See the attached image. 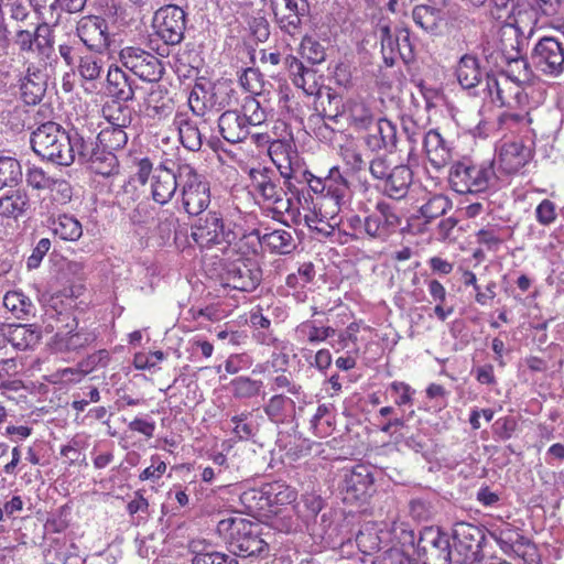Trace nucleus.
Listing matches in <instances>:
<instances>
[{"instance_id": "1", "label": "nucleus", "mask_w": 564, "mask_h": 564, "mask_svg": "<svg viewBox=\"0 0 564 564\" xmlns=\"http://www.w3.org/2000/svg\"><path fill=\"white\" fill-rule=\"evenodd\" d=\"M217 532L236 558H265L270 555V546L262 539L261 527L257 522L240 516H230L218 522Z\"/></svg>"}, {"instance_id": "2", "label": "nucleus", "mask_w": 564, "mask_h": 564, "mask_svg": "<svg viewBox=\"0 0 564 564\" xmlns=\"http://www.w3.org/2000/svg\"><path fill=\"white\" fill-rule=\"evenodd\" d=\"M77 131L67 132L61 124L47 121L31 133V147L43 160L61 166H70L76 159L77 140L82 139Z\"/></svg>"}, {"instance_id": "3", "label": "nucleus", "mask_w": 564, "mask_h": 564, "mask_svg": "<svg viewBox=\"0 0 564 564\" xmlns=\"http://www.w3.org/2000/svg\"><path fill=\"white\" fill-rule=\"evenodd\" d=\"M191 237L200 248L215 247L225 252L236 241L237 234L220 213L208 212L192 226Z\"/></svg>"}, {"instance_id": "4", "label": "nucleus", "mask_w": 564, "mask_h": 564, "mask_svg": "<svg viewBox=\"0 0 564 564\" xmlns=\"http://www.w3.org/2000/svg\"><path fill=\"white\" fill-rule=\"evenodd\" d=\"M178 177L184 210L191 216L200 215L210 203L208 182L187 163L178 164Z\"/></svg>"}, {"instance_id": "5", "label": "nucleus", "mask_w": 564, "mask_h": 564, "mask_svg": "<svg viewBox=\"0 0 564 564\" xmlns=\"http://www.w3.org/2000/svg\"><path fill=\"white\" fill-rule=\"evenodd\" d=\"M494 176L492 164L476 165L468 161H459L452 165L448 181L456 193H481L489 187Z\"/></svg>"}, {"instance_id": "6", "label": "nucleus", "mask_w": 564, "mask_h": 564, "mask_svg": "<svg viewBox=\"0 0 564 564\" xmlns=\"http://www.w3.org/2000/svg\"><path fill=\"white\" fill-rule=\"evenodd\" d=\"M78 141L76 156L80 163L87 164L93 173L106 177L118 173L119 161L112 151L101 147L91 138L82 137Z\"/></svg>"}, {"instance_id": "7", "label": "nucleus", "mask_w": 564, "mask_h": 564, "mask_svg": "<svg viewBox=\"0 0 564 564\" xmlns=\"http://www.w3.org/2000/svg\"><path fill=\"white\" fill-rule=\"evenodd\" d=\"M186 13L175 4H167L154 13L153 28L156 35L167 45H176L184 39Z\"/></svg>"}, {"instance_id": "8", "label": "nucleus", "mask_w": 564, "mask_h": 564, "mask_svg": "<svg viewBox=\"0 0 564 564\" xmlns=\"http://www.w3.org/2000/svg\"><path fill=\"white\" fill-rule=\"evenodd\" d=\"M531 59L539 72L557 77L564 72V45L553 36H544L534 45Z\"/></svg>"}, {"instance_id": "9", "label": "nucleus", "mask_w": 564, "mask_h": 564, "mask_svg": "<svg viewBox=\"0 0 564 564\" xmlns=\"http://www.w3.org/2000/svg\"><path fill=\"white\" fill-rule=\"evenodd\" d=\"M122 65L147 82H159L163 75L161 61L152 53L135 46H128L120 51Z\"/></svg>"}, {"instance_id": "10", "label": "nucleus", "mask_w": 564, "mask_h": 564, "mask_svg": "<svg viewBox=\"0 0 564 564\" xmlns=\"http://www.w3.org/2000/svg\"><path fill=\"white\" fill-rule=\"evenodd\" d=\"M487 90L492 102L511 110L523 109L528 105V94L524 86L499 75H488Z\"/></svg>"}, {"instance_id": "11", "label": "nucleus", "mask_w": 564, "mask_h": 564, "mask_svg": "<svg viewBox=\"0 0 564 564\" xmlns=\"http://www.w3.org/2000/svg\"><path fill=\"white\" fill-rule=\"evenodd\" d=\"M274 20L284 34L299 37L302 33V18L307 13L306 0H270Z\"/></svg>"}, {"instance_id": "12", "label": "nucleus", "mask_w": 564, "mask_h": 564, "mask_svg": "<svg viewBox=\"0 0 564 564\" xmlns=\"http://www.w3.org/2000/svg\"><path fill=\"white\" fill-rule=\"evenodd\" d=\"M417 551L424 564H449L451 544L448 536L438 528H424L417 541Z\"/></svg>"}, {"instance_id": "13", "label": "nucleus", "mask_w": 564, "mask_h": 564, "mask_svg": "<svg viewBox=\"0 0 564 564\" xmlns=\"http://www.w3.org/2000/svg\"><path fill=\"white\" fill-rule=\"evenodd\" d=\"M400 223L401 219L394 208L389 203L380 200L366 216V237L384 241L395 232Z\"/></svg>"}, {"instance_id": "14", "label": "nucleus", "mask_w": 564, "mask_h": 564, "mask_svg": "<svg viewBox=\"0 0 564 564\" xmlns=\"http://www.w3.org/2000/svg\"><path fill=\"white\" fill-rule=\"evenodd\" d=\"M262 272L250 259H238L229 263L223 275L225 285L231 289L252 292L260 284Z\"/></svg>"}, {"instance_id": "15", "label": "nucleus", "mask_w": 564, "mask_h": 564, "mask_svg": "<svg viewBox=\"0 0 564 564\" xmlns=\"http://www.w3.org/2000/svg\"><path fill=\"white\" fill-rule=\"evenodd\" d=\"M236 90L230 84L226 82H219L212 86L209 91L205 93V102L200 105V98L196 90H193L189 96V107L192 111L197 116H204L205 109L209 107L216 111H220L226 107H230L236 100Z\"/></svg>"}, {"instance_id": "16", "label": "nucleus", "mask_w": 564, "mask_h": 564, "mask_svg": "<svg viewBox=\"0 0 564 564\" xmlns=\"http://www.w3.org/2000/svg\"><path fill=\"white\" fill-rule=\"evenodd\" d=\"M171 164L172 161L162 162L152 176V197L161 205L169 203L180 187L178 167L174 171Z\"/></svg>"}, {"instance_id": "17", "label": "nucleus", "mask_w": 564, "mask_h": 564, "mask_svg": "<svg viewBox=\"0 0 564 564\" xmlns=\"http://www.w3.org/2000/svg\"><path fill=\"white\" fill-rule=\"evenodd\" d=\"M78 36L90 51L105 52L109 46L108 26L99 17L83 18L77 28Z\"/></svg>"}, {"instance_id": "18", "label": "nucleus", "mask_w": 564, "mask_h": 564, "mask_svg": "<svg viewBox=\"0 0 564 564\" xmlns=\"http://www.w3.org/2000/svg\"><path fill=\"white\" fill-rule=\"evenodd\" d=\"M529 158L530 150L521 141L505 142L499 149L498 171L508 175L514 174L525 165Z\"/></svg>"}, {"instance_id": "19", "label": "nucleus", "mask_w": 564, "mask_h": 564, "mask_svg": "<svg viewBox=\"0 0 564 564\" xmlns=\"http://www.w3.org/2000/svg\"><path fill=\"white\" fill-rule=\"evenodd\" d=\"M372 482L373 478L368 467L362 465L355 467L344 478L345 500H365L369 495Z\"/></svg>"}, {"instance_id": "20", "label": "nucleus", "mask_w": 564, "mask_h": 564, "mask_svg": "<svg viewBox=\"0 0 564 564\" xmlns=\"http://www.w3.org/2000/svg\"><path fill=\"white\" fill-rule=\"evenodd\" d=\"M251 176L254 189L265 202L275 205L276 208L289 209L290 199L284 200L283 188L269 175L268 171H253Z\"/></svg>"}, {"instance_id": "21", "label": "nucleus", "mask_w": 564, "mask_h": 564, "mask_svg": "<svg viewBox=\"0 0 564 564\" xmlns=\"http://www.w3.org/2000/svg\"><path fill=\"white\" fill-rule=\"evenodd\" d=\"M245 121L247 119L236 110L223 112L218 118V128L221 137L230 143L243 141L251 132Z\"/></svg>"}, {"instance_id": "22", "label": "nucleus", "mask_w": 564, "mask_h": 564, "mask_svg": "<svg viewBox=\"0 0 564 564\" xmlns=\"http://www.w3.org/2000/svg\"><path fill=\"white\" fill-rule=\"evenodd\" d=\"M523 43V32L516 24L506 23L499 28L497 50L502 58H512L522 54Z\"/></svg>"}, {"instance_id": "23", "label": "nucleus", "mask_w": 564, "mask_h": 564, "mask_svg": "<svg viewBox=\"0 0 564 564\" xmlns=\"http://www.w3.org/2000/svg\"><path fill=\"white\" fill-rule=\"evenodd\" d=\"M7 340L17 349H33L42 338L41 327L34 324L9 325Z\"/></svg>"}, {"instance_id": "24", "label": "nucleus", "mask_w": 564, "mask_h": 564, "mask_svg": "<svg viewBox=\"0 0 564 564\" xmlns=\"http://www.w3.org/2000/svg\"><path fill=\"white\" fill-rule=\"evenodd\" d=\"M481 531L474 524L458 522L453 528L454 547L466 557L475 554V549L480 546Z\"/></svg>"}, {"instance_id": "25", "label": "nucleus", "mask_w": 564, "mask_h": 564, "mask_svg": "<svg viewBox=\"0 0 564 564\" xmlns=\"http://www.w3.org/2000/svg\"><path fill=\"white\" fill-rule=\"evenodd\" d=\"M412 183V171L408 165H394L392 172L383 181V193L393 199H401L408 194Z\"/></svg>"}, {"instance_id": "26", "label": "nucleus", "mask_w": 564, "mask_h": 564, "mask_svg": "<svg viewBox=\"0 0 564 564\" xmlns=\"http://www.w3.org/2000/svg\"><path fill=\"white\" fill-rule=\"evenodd\" d=\"M107 90L115 101L127 102L134 97L132 80L118 66H110L107 74Z\"/></svg>"}, {"instance_id": "27", "label": "nucleus", "mask_w": 564, "mask_h": 564, "mask_svg": "<svg viewBox=\"0 0 564 564\" xmlns=\"http://www.w3.org/2000/svg\"><path fill=\"white\" fill-rule=\"evenodd\" d=\"M366 144L372 151L392 150L397 147V128L388 119H379L371 133L366 137Z\"/></svg>"}, {"instance_id": "28", "label": "nucleus", "mask_w": 564, "mask_h": 564, "mask_svg": "<svg viewBox=\"0 0 564 564\" xmlns=\"http://www.w3.org/2000/svg\"><path fill=\"white\" fill-rule=\"evenodd\" d=\"M423 143L427 159L435 169H442L451 161V149L436 130L426 132Z\"/></svg>"}, {"instance_id": "29", "label": "nucleus", "mask_w": 564, "mask_h": 564, "mask_svg": "<svg viewBox=\"0 0 564 564\" xmlns=\"http://www.w3.org/2000/svg\"><path fill=\"white\" fill-rule=\"evenodd\" d=\"M503 61L505 66L498 74L499 76H505V78L523 86L531 84L534 74L528 59L522 54L517 57L512 56V58H503Z\"/></svg>"}, {"instance_id": "30", "label": "nucleus", "mask_w": 564, "mask_h": 564, "mask_svg": "<svg viewBox=\"0 0 564 564\" xmlns=\"http://www.w3.org/2000/svg\"><path fill=\"white\" fill-rule=\"evenodd\" d=\"M456 77L463 88L476 87L482 78L479 59L470 54L463 55L456 67Z\"/></svg>"}, {"instance_id": "31", "label": "nucleus", "mask_w": 564, "mask_h": 564, "mask_svg": "<svg viewBox=\"0 0 564 564\" xmlns=\"http://www.w3.org/2000/svg\"><path fill=\"white\" fill-rule=\"evenodd\" d=\"M189 550L193 554L192 564H239L234 555L213 551L202 541H193Z\"/></svg>"}, {"instance_id": "32", "label": "nucleus", "mask_w": 564, "mask_h": 564, "mask_svg": "<svg viewBox=\"0 0 564 564\" xmlns=\"http://www.w3.org/2000/svg\"><path fill=\"white\" fill-rule=\"evenodd\" d=\"M412 19L414 23L426 33L436 35L440 33L441 24L444 18L441 9L420 4L413 8Z\"/></svg>"}, {"instance_id": "33", "label": "nucleus", "mask_w": 564, "mask_h": 564, "mask_svg": "<svg viewBox=\"0 0 564 564\" xmlns=\"http://www.w3.org/2000/svg\"><path fill=\"white\" fill-rule=\"evenodd\" d=\"M122 102L112 100L102 107V117L108 123L107 127L131 129L133 110Z\"/></svg>"}, {"instance_id": "34", "label": "nucleus", "mask_w": 564, "mask_h": 564, "mask_svg": "<svg viewBox=\"0 0 564 564\" xmlns=\"http://www.w3.org/2000/svg\"><path fill=\"white\" fill-rule=\"evenodd\" d=\"M254 234L258 236L259 242L272 252L288 254L295 248L292 234L284 229L273 230L262 236L258 231Z\"/></svg>"}, {"instance_id": "35", "label": "nucleus", "mask_w": 564, "mask_h": 564, "mask_svg": "<svg viewBox=\"0 0 564 564\" xmlns=\"http://www.w3.org/2000/svg\"><path fill=\"white\" fill-rule=\"evenodd\" d=\"M174 124L178 130L180 141L184 148L189 151H198L202 148V134L197 126L186 116L177 115L174 119Z\"/></svg>"}, {"instance_id": "36", "label": "nucleus", "mask_w": 564, "mask_h": 564, "mask_svg": "<svg viewBox=\"0 0 564 564\" xmlns=\"http://www.w3.org/2000/svg\"><path fill=\"white\" fill-rule=\"evenodd\" d=\"M344 112L356 129H368L375 121L371 109L360 100L349 99L344 106Z\"/></svg>"}, {"instance_id": "37", "label": "nucleus", "mask_w": 564, "mask_h": 564, "mask_svg": "<svg viewBox=\"0 0 564 564\" xmlns=\"http://www.w3.org/2000/svg\"><path fill=\"white\" fill-rule=\"evenodd\" d=\"M96 338L95 333L80 329L76 333H67L63 336H58L55 346L58 351L74 352L91 345Z\"/></svg>"}, {"instance_id": "38", "label": "nucleus", "mask_w": 564, "mask_h": 564, "mask_svg": "<svg viewBox=\"0 0 564 564\" xmlns=\"http://www.w3.org/2000/svg\"><path fill=\"white\" fill-rule=\"evenodd\" d=\"M30 199L26 192L17 189L0 197V216L18 218L29 207Z\"/></svg>"}, {"instance_id": "39", "label": "nucleus", "mask_w": 564, "mask_h": 564, "mask_svg": "<svg viewBox=\"0 0 564 564\" xmlns=\"http://www.w3.org/2000/svg\"><path fill=\"white\" fill-rule=\"evenodd\" d=\"M52 230L61 239L76 241L83 235V227L78 219L72 215H59L52 220Z\"/></svg>"}, {"instance_id": "40", "label": "nucleus", "mask_w": 564, "mask_h": 564, "mask_svg": "<svg viewBox=\"0 0 564 564\" xmlns=\"http://www.w3.org/2000/svg\"><path fill=\"white\" fill-rule=\"evenodd\" d=\"M262 494L271 507L290 505L296 499V492L282 481L267 484L262 488Z\"/></svg>"}, {"instance_id": "41", "label": "nucleus", "mask_w": 564, "mask_h": 564, "mask_svg": "<svg viewBox=\"0 0 564 564\" xmlns=\"http://www.w3.org/2000/svg\"><path fill=\"white\" fill-rule=\"evenodd\" d=\"M325 192L322 197H330L336 202H345L348 194V182L341 175L338 167H332L326 177H324Z\"/></svg>"}, {"instance_id": "42", "label": "nucleus", "mask_w": 564, "mask_h": 564, "mask_svg": "<svg viewBox=\"0 0 564 564\" xmlns=\"http://www.w3.org/2000/svg\"><path fill=\"white\" fill-rule=\"evenodd\" d=\"M381 531L373 523H366L356 535V544L359 551L366 555H372L379 551Z\"/></svg>"}, {"instance_id": "43", "label": "nucleus", "mask_w": 564, "mask_h": 564, "mask_svg": "<svg viewBox=\"0 0 564 564\" xmlns=\"http://www.w3.org/2000/svg\"><path fill=\"white\" fill-rule=\"evenodd\" d=\"M128 130L126 128L105 127L98 133L96 142L110 151L121 150L128 143Z\"/></svg>"}, {"instance_id": "44", "label": "nucleus", "mask_w": 564, "mask_h": 564, "mask_svg": "<svg viewBox=\"0 0 564 564\" xmlns=\"http://www.w3.org/2000/svg\"><path fill=\"white\" fill-rule=\"evenodd\" d=\"M285 66L292 76L293 84L304 89L307 94H313L312 87H306V85L308 79H314V72L305 67L304 64L293 55L285 57Z\"/></svg>"}, {"instance_id": "45", "label": "nucleus", "mask_w": 564, "mask_h": 564, "mask_svg": "<svg viewBox=\"0 0 564 564\" xmlns=\"http://www.w3.org/2000/svg\"><path fill=\"white\" fill-rule=\"evenodd\" d=\"M241 115L245 117V119H247L245 122L249 130L251 127L263 126L268 119L265 109L261 106L260 101L252 96L245 98Z\"/></svg>"}, {"instance_id": "46", "label": "nucleus", "mask_w": 564, "mask_h": 564, "mask_svg": "<svg viewBox=\"0 0 564 564\" xmlns=\"http://www.w3.org/2000/svg\"><path fill=\"white\" fill-rule=\"evenodd\" d=\"M22 178L20 162L10 156L0 158V189L17 185Z\"/></svg>"}, {"instance_id": "47", "label": "nucleus", "mask_w": 564, "mask_h": 564, "mask_svg": "<svg viewBox=\"0 0 564 564\" xmlns=\"http://www.w3.org/2000/svg\"><path fill=\"white\" fill-rule=\"evenodd\" d=\"M263 382L249 377H237L231 380L230 389L237 399H251L261 392Z\"/></svg>"}, {"instance_id": "48", "label": "nucleus", "mask_w": 564, "mask_h": 564, "mask_svg": "<svg viewBox=\"0 0 564 564\" xmlns=\"http://www.w3.org/2000/svg\"><path fill=\"white\" fill-rule=\"evenodd\" d=\"M293 404L290 398L283 394H276L269 400L264 406V412L272 422L283 423L288 417L289 408H292Z\"/></svg>"}, {"instance_id": "49", "label": "nucleus", "mask_w": 564, "mask_h": 564, "mask_svg": "<svg viewBox=\"0 0 564 564\" xmlns=\"http://www.w3.org/2000/svg\"><path fill=\"white\" fill-rule=\"evenodd\" d=\"M300 54L312 64H321L325 61L326 52L324 46L313 36L305 35L301 40Z\"/></svg>"}, {"instance_id": "50", "label": "nucleus", "mask_w": 564, "mask_h": 564, "mask_svg": "<svg viewBox=\"0 0 564 564\" xmlns=\"http://www.w3.org/2000/svg\"><path fill=\"white\" fill-rule=\"evenodd\" d=\"M452 208L451 200L444 195L432 196L420 209L422 216L427 220L443 216Z\"/></svg>"}, {"instance_id": "51", "label": "nucleus", "mask_w": 564, "mask_h": 564, "mask_svg": "<svg viewBox=\"0 0 564 564\" xmlns=\"http://www.w3.org/2000/svg\"><path fill=\"white\" fill-rule=\"evenodd\" d=\"M102 59L95 55H84L79 58L78 73L83 80L94 82L102 73Z\"/></svg>"}, {"instance_id": "52", "label": "nucleus", "mask_w": 564, "mask_h": 564, "mask_svg": "<svg viewBox=\"0 0 564 564\" xmlns=\"http://www.w3.org/2000/svg\"><path fill=\"white\" fill-rule=\"evenodd\" d=\"M3 305L7 310L21 317L31 312L32 303L23 293L17 291L7 292L3 297Z\"/></svg>"}, {"instance_id": "53", "label": "nucleus", "mask_w": 564, "mask_h": 564, "mask_svg": "<svg viewBox=\"0 0 564 564\" xmlns=\"http://www.w3.org/2000/svg\"><path fill=\"white\" fill-rule=\"evenodd\" d=\"M373 564H414L410 554L401 546H392L375 556Z\"/></svg>"}, {"instance_id": "54", "label": "nucleus", "mask_w": 564, "mask_h": 564, "mask_svg": "<svg viewBox=\"0 0 564 564\" xmlns=\"http://www.w3.org/2000/svg\"><path fill=\"white\" fill-rule=\"evenodd\" d=\"M495 540L501 545L503 550L512 547L514 544L523 545L525 538L519 532L518 529L510 524H505L498 528L494 533Z\"/></svg>"}, {"instance_id": "55", "label": "nucleus", "mask_w": 564, "mask_h": 564, "mask_svg": "<svg viewBox=\"0 0 564 564\" xmlns=\"http://www.w3.org/2000/svg\"><path fill=\"white\" fill-rule=\"evenodd\" d=\"M378 32L381 42L382 53L384 56V62L388 66H392L394 64V58L392 54L397 51L395 34L391 32V29L388 24L379 25Z\"/></svg>"}, {"instance_id": "56", "label": "nucleus", "mask_w": 564, "mask_h": 564, "mask_svg": "<svg viewBox=\"0 0 564 564\" xmlns=\"http://www.w3.org/2000/svg\"><path fill=\"white\" fill-rule=\"evenodd\" d=\"M319 202L317 203L319 208V215L325 217V219H329L332 221V226H339L343 221V218L339 217V212L341 205L345 202H336L330 197H322L319 196Z\"/></svg>"}, {"instance_id": "57", "label": "nucleus", "mask_w": 564, "mask_h": 564, "mask_svg": "<svg viewBox=\"0 0 564 564\" xmlns=\"http://www.w3.org/2000/svg\"><path fill=\"white\" fill-rule=\"evenodd\" d=\"M251 413L242 412L241 414L234 415L230 419L232 432L241 440L251 437L256 432V426L251 423Z\"/></svg>"}, {"instance_id": "58", "label": "nucleus", "mask_w": 564, "mask_h": 564, "mask_svg": "<svg viewBox=\"0 0 564 564\" xmlns=\"http://www.w3.org/2000/svg\"><path fill=\"white\" fill-rule=\"evenodd\" d=\"M392 162L386 155H378L369 163V172L375 180L383 182L393 170Z\"/></svg>"}, {"instance_id": "59", "label": "nucleus", "mask_w": 564, "mask_h": 564, "mask_svg": "<svg viewBox=\"0 0 564 564\" xmlns=\"http://www.w3.org/2000/svg\"><path fill=\"white\" fill-rule=\"evenodd\" d=\"M536 221L542 226H551L557 218L556 205L550 199H543L535 208Z\"/></svg>"}, {"instance_id": "60", "label": "nucleus", "mask_w": 564, "mask_h": 564, "mask_svg": "<svg viewBox=\"0 0 564 564\" xmlns=\"http://www.w3.org/2000/svg\"><path fill=\"white\" fill-rule=\"evenodd\" d=\"M34 25V44L42 53L46 48L53 46L52 29L47 23L33 24Z\"/></svg>"}, {"instance_id": "61", "label": "nucleus", "mask_w": 564, "mask_h": 564, "mask_svg": "<svg viewBox=\"0 0 564 564\" xmlns=\"http://www.w3.org/2000/svg\"><path fill=\"white\" fill-rule=\"evenodd\" d=\"M325 217H318L316 213H312L304 216L305 224L310 229L315 230L322 234L325 237H329L333 235L334 229L337 226H332V221L329 219H324Z\"/></svg>"}, {"instance_id": "62", "label": "nucleus", "mask_w": 564, "mask_h": 564, "mask_svg": "<svg viewBox=\"0 0 564 564\" xmlns=\"http://www.w3.org/2000/svg\"><path fill=\"white\" fill-rule=\"evenodd\" d=\"M239 82L246 90L252 94H259L262 89L261 74L258 69L251 67L245 69Z\"/></svg>"}, {"instance_id": "63", "label": "nucleus", "mask_w": 564, "mask_h": 564, "mask_svg": "<svg viewBox=\"0 0 564 564\" xmlns=\"http://www.w3.org/2000/svg\"><path fill=\"white\" fill-rule=\"evenodd\" d=\"M395 46L404 62H409L413 57L410 33L406 29H400L395 32Z\"/></svg>"}, {"instance_id": "64", "label": "nucleus", "mask_w": 564, "mask_h": 564, "mask_svg": "<svg viewBox=\"0 0 564 564\" xmlns=\"http://www.w3.org/2000/svg\"><path fill=\"white\" fill-rule=\"evenodd\" d=\"M138 198V188L133 178L123 181L120 191L116 194V199L119 205L129 206Z\"/></svg>"}]
</instances>
